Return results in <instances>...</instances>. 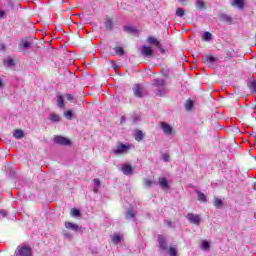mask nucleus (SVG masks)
Here are the masks:
<instances>
[{
	"mask_svg": "<svg viewBox=\"0 0 256 256\" xmlns=\"http://www.w3.org/2000/svg\"><path fill=\"white\" fill-rule=\"evenodd\" d=\"M152 85L156 87L154 90L155 95L158 97H163L167 94V88L165 87V80L163 79H155L153 80Z\"/></svg>",
	"mask_w": 256,
	"mask_h": 256,
	"instance_id": "f257e3e1",
	"label": "nucleus"
},
{
	"mask_svg": "<svg viewBox=\"0 0 256 256\" xmlns=\"http://www.w3.org/2000/svg\"><path fill=\"white\" fill-rule=\"evenodd\" d=\"M17 256H33V249L31 246L26 244H21L16 248Z\"/></svg>",
	"mask_w": 256,
	"mask_h": 256,
	"instance_id": "f03ea898",
	"label": "nucleus"
},
{
	"mask_svg": "<svg viewBox=\"0 0 256 256\" xmlns=\"http://www.w3.org/2000/svg\"><path fill=\"white\" fill-rule=\"evenodd\" d=\"M131 147H133L131 144H120L116 149L113 150V153L114 155H123V153H127Z\"/></svg>",
	"mask_w": 256,
	"mask_h": 256,
	"instance_id": "7ed1b4c3",
	"label": "nucleus"
},
{
	"mask_svg": "<svg viewBox=\"0 0 256 256\" xmlns=\"http://www.w3.org/2000/svg\"><path fill=\"white\" fill-rule=\"evenodd\" d=\"M186 217L193 225H199L201 223V216L199 214L189 213Z\"/></svg>",
	"mask_w": 256,
	"mask_h": 256,
	"instance_id": "20e7f679",
	"label": "nucleus"
},
{
	"mask_svg": "<svg viewBox=\"0 0 256 256\" xmlns=\"http://www.w3.org/2000/svg\"><path fill=\"white\" fill-rule=\"evenodd\" d=\"M54 143H57V145H71V140L63 136H55Z\"/></svg>",
	"mask_w": 256,
	"mask_h": 256,
	"instance_id": "39448f33",
	"label": "nucleus"
},
{
	"mask_svg": "<svg viewBox=\"0 0 256 256\" xmlns=\"http://www.w3.org/2000/svg\"><path fill=\"white\" fill-rule=\"evenodd\" d=\"M134 94L136 95V97H143L147 94V92L143 87H141V85L136 84L134 87Z\"/></svg>",
	"mask_w": 256,
	"mask_h": 256,
	"instance_id": "423d86ee",
	"label": "nucleus"
},
{
	"mask_svg": "<svg viewBox=\"0 0 256 256\" xmlns=\"http://www.w3.org/2000/svg\"><path fill=\"white\" fill-rule=\"evenodd\" d=\"M161 128L163 129L165 135H171V133H173V127L166 122H161Z\"/></svg>",
	"mask_w": 256,
	"mask_h": 256,
	"instance_id": "0eeeda50",
	"label": "nucleus"
},
{
	"mask_svg": "<svg viewBox=\"0 0 256 256\" xmlns=\"http://www.w3.org/2000/svg\"><path fill=\"white\" fill-rule=\"evenodd\" d=\"M122 173L124 175H133V167L130 164H122Z\"/></svg>",
	"mask_w": 256,
	"mask_h": 256,
	"instance_id": "6e6552de",
	"label": "nucleus"
},
{
	"mask_svg": "<svg viewBox=\"0 0 256 256\" xmlns=\"http://www.w3.org/2000/svg\"><path fill=\"white\" fill-rule=\"evenodd\" d=\"M202 61L203 63H207L208 65H213V63L217 61V58H215V56L205 55Z\"/></svg>",
	"mask_w": 256,
	"mask_h": 256,
	"instance_id": "1a4fd4ad",
	"label": "nucleus"
},
{
	"mask_svg": "<svg viewBox=\"0 0 256 256\" xmlns=\"http://www.w3.org/2000/svg\"><path fill=\"white\" fill-rule=\"evenodd\" d=\"M141 51L142 55H144L145 57L153 56V49H151V47L149 46H143Z\"/></svg>",
	"mask_w": 256,
	"mask_h": 256,
	"instance_id": "9d476101",
	"label": "nucleus"
},
{
	"mask_svg": "<svg viewBox=\"0 0 256 256\" xmlns=\"http://www.w3.org/2000/svg\"><path fill=\"white\" fill-rule=\"evenodd\" d=\"M158 242L160 249L165 251V249H167V240H165V237L163 235L158 236Z\"/></svg>",
	"mask_w": 256,
	"mask_h": 256,
	"instance_id": "9b49d317",
	"label": "nucleus"
},
{
	"mask_svg": "<svg viewBox=\"0 0 256 256\" xmlns=\"http://www.w3.org/2000/svg\"><path fill=\"white\" fill-rule=\"evenodd\" d=\"M158 184L162 189H169V182L166 180L165 177H160L158 179Z\"/></svg>",
	"mask_w": 256,
	"mask_h": 256,
	"instance_id": "f8f14e48",
	"label": "nucleus"
},
{
	"mask_svg": "<svg viewBox=\"0 0 256 256\" xmlns=\"http://www.w3.org/2000/svg\"><path fill=\"white\" fill-rule=\"evenodd\" d=\"M232 7H238V9H243L245 7V0H233L231 2Z\"/></svg>",
	"mask_w": 256,
	"mask_h": 256,
	"instance_id": "ddd939ff",
	"label": "nucleus"
},
{
	"mask_svg": "<svg viewBox=\"0 0 256 256\" xmlns=\"http://www.w3.org/2000/svg\"><path fill=\"white\" fill-rule=\"evenodd\" d=\"M56 98H57L58 107L60 109H65V99L63 98V96L61 94H57Z\"/></svg>",
	"mask_w": 256,
	"mask_h": 256,
	"instance_id": "4468645a",
	"label": "nucleus"
},
{
	"mask_svg": "<svg viewBox=\"0 0 256 256\" xmlns=\"http://www.w3.org/2000/svg\"><path fill=\"white\" fill-rule=\"evenodd\" d=\"M196 195H198V201H202V203H207V196L203 194L199 189L195 190Z\"/></svg>",
	"mask_w": 256,
	"mask_h": 256,
	"instance_id": "2eb2a0df",
	"label": "nucleus"
},
{
	"mask_svg": "<svg viewBox=\"0 0 256 256\" xmlns=\"http://www.w3.org/2000/svg\"><path fill=\"white\" fill-rule=\"evenodd\" d=\"M66 229H71V231H79V225L71 222H65Z\"/></svg>",
	"mask_w": 256,
	"mask_h": 256,
	"instance_id": "dca6fc26",
	"label": "nucleus"
},
{
	"mask_svg": "<svg viewBox=\"0 0 256 256\" xmlns=\"http://www.w3.org/2000/svg\"><path fill=\"white\" fill-rule=\"evenodd\" d=\"M143 137H145V134H143V131L141 130H136L134 132V139L136 141H143Z\"/></svg>",
	"mask_w": 256,
	"mask_h": 256,
	"instance_id": "f3484780",
	"label": "nucleus"
},
{
	"mask_svg": "<svg viewBox=\"0 0 256 256\" xmlns=\"http://www.w3.org/2000/svg\"><path fill=\"white\" fill-rule=\"evenodd\" d=\"M148 43H150V45H155V47H157L159 49V47H161V43L157 41V38L155 37H148Z\"/></svg>",
	"mask_w": 256,
	"mask_h": 256,
	"instance_id": "a211bd4d",
	"label": "nucleus"
},
{
	"mask_svg": "<svg viewBox=\"0 0 256 256\" xmlns=\"http://www.w3.org/2000/svg\"><path fill=\"white\" fill-rule=\"evenodd\" d=\"M49 119H50V121H53L54 123H59V121H61V116H59V114H57V113H52L49 115Z\"/></svg>",
	"mask_w": 256,
	"mask_h": 256,
	"instance_id": "6ab92c4d",
	"label": "nucleus"
},
{
	"mask_svg": "<svg viewBox=\"0 0 256 256\" xmlns=\"http://www.w3.org/2000/svg\"><path fill=\"white\" fill-rule=\"evenodd\" d=\"M93 183H94V189H93V192L94 193H99V187H101V181L97 178H95L93 180Z\"/></svg>",
	"mask_w": 256,
	"mask_h": 256,
	"instance_id": "aec40b11",
	"label": "nucleus"
},
{
	"mask_svg": "<svg viewBox=\"0 0 256 256\" xmlns=\"http://www.w3.org/2000/svg\"><path fill=\"white\" fill-rule=\"evenodd\" d=\"M213 205L216 209H221V207H223V200L220 198H214Z\"/></svg>",
	"mask_w": 256,
	"mask_h": 256,
	"instance_id": "412c9836",
	"label": "nucleus"
},
{
	"mask_svg": "<svg viewBox=\"0 0 256 256\" xmlns=\"http://www.w3.org/2000/svg\"><path fill=\"white\" fill-rule=\"evenodd\" d=\"M29 48H31V42L27 40H22L20 42V49H29Z\"/></svg>",
	"mask_w": 256,
	"mask_h": 256,
	"instance_id": "4be33fe9",
	"label": "nucleus"
},
{
	"mask_svg": "<svg viewBox=\"0 0 256 256\" xmlns=\"http://www.w3.org/2000/svg\"><path fill=\"white\" fill-rule=\"evenodd\" d=\"M13 135L15 139H23L25 137V133L22 130H15Z\"/></svg>",
	"mask_w": 256,
	"mask_h": 256,
	"instance_id": "5701e85b",
	"label": "nucleus"
},
{
	"mask_svg": "<svg viewBox=\"0 0 256 256\" xmlns=\"http://www.w3.org/2000/svg\"><path fill=\"white\" fill-rule=\"evenodd\" d=\"M4 65H6V67H13L15 65V61L11 58L5 59Z\"/></svg>",
	"mask_w": 256,
	"mask_h": 256,
	"instance_id": "b1692460",
	"label": "nucleus"
},
{
	"mask_svg": "<svg viewBox=\"0 0 256 256\" xmlns=\"http://www.w3.org/2000/svg\"><path fill=\"white\" fill-rule=\"evenodd\" d=\"M135 217V210L129 209L126 213V219H134Z\"/></svg>",
	"mask_w": 256,
	"mask_h": 256,
	"instance_id": "393cba45",
	"label": "nucleus"
},
{
	"mask_svg": "<svg viewBox=\"0 0 256 256\" xmlns=\"http://www.w3.org/2000/svg\"><path fill=\"white\" fill-rule=\"evenodd\" d=\"M213 39V35L210 32H205L203 34V40L204 41H211Z\"/></svg>",
	"mask_w": 256,
	"mask_h": 256,
	"instance_id": "a878e982",
	"label": "nucleus"
},
{
	"mask_svg": "<svg viewBox=\"0 0 256 256\" xmlns=\"http://www.w3.org/2000/svg\"><path fill=\"white\" fill-rule=\"evenodd\" d=\"M105 27H106V29H109V30L113 29V20L107 19L105 21Z\"/></svg>",
	"mask_w": 256,
	"mask_h": 256,
	"instance_id": "bb28decb",
	"label": "nucleus"
},
{
	"mask_svg": "<svg viewBox=\"0 0 256 256\" xmlns=\"http://www.w3.org/2000/svg\"><path fill=\"white\" fill-rule=\"evenodd\" d=\"M64 117H66V119H68L69 121H71V119H73V112L71 110H67L64 112Z\"/></svg>",
	"mask_w": 256,
	"mask_h": 256,
	"instance_id": "cd10ccee",
	"label": "nucleus"
},
{
	"mask_svg": "<svg viewBox=\"0 0 256 256\" xmlns=\"http://www.w3.org/2000/svg\"><path fill=\"white\" fill-rule=\"evenodd\" d=\"M114 51H115L116 55H120L121 56V55L125 54V50H123L122 47H115Z\"/></svg>",
	"mask_w": 256,
	"mask_h": 256,
	"instance_id": "c85d7f7f",
	"label": "nucleus"
},
{
	"mask_svg": "<svg viewBox=\"0 0 256 256\" xmlns=\"http://www.w3.org/2000/svg\"><path fill=\"white\" fill-rule=\"evenodd\" d=\"M121 236L119 234H114L112 237V243H121Z\"/></svg>",
	"mask_w": 256,
	"mask_h": 256,
	"instance_id": "c756f323",
	"label": "nucleus"
},
{
	"mask_svg": "<svg viewBox=\"0 0 256 256\" xmlns=\"http://www.w3.org/2000/svg\"><path fill=\"white\" fill-rule=\"evenodd\" d=\"M196 7H197V9H205V2H203L201 0H197Z\"/></svg>",
	"mask_w": 256,
	"mask_h": 256,
	"instance_id": "7c9ffc66",
	"label": "nucleus"
},
{
	"mask_svg": "<svg viewBox=\"0 0 256 256\" xmlns=\"http://www.w3.org/2000/svg\"><path fill=\"white\" fill-rule=\"evenodd\" d=\"M185 107H186V110H187V111H191V109H193V101H192V100H188V101L185 103Z\"/></svg>",
	"mask_w": 256,
	"mask_h": 256,
	"instance_id": "2f4dec72",
	"label": "nucleus"
},
{
	"mask_svg": "<svg viewBox=\"0 0 256 256\" xmlns=\"http://www.w3.org/2000/svg\"><path fill=\"white\" fill-rule=\"evenodd\" d=\"M124 31H126V33H135V28L133 26H124Z\"/></svg>",
	"mask_w": 256,
	"mask_h": 256,
	"instance_id": "473e14b6",
	"label": "nucleus"
},
{
	"mask_svg": "<svg viewBox=\"0 0 256 256\" xmlns=\"http://www.w3.org/2000/svg\"><path fill=\"white\" fill-rule=\"evenodd\" d=\"M176 15H177V17H184V15H185V10H183V8H178V9L176 10Z\"/></svg>",
	"mask_w": 256,
	"mask_h": 256,
	"instance_id": "72a5a7b5",
	"label": "nucleus"
},
{
	"mask_svg": "<svg viewBox=\"0 0 256 256\" xmlns=\"http://www.w3.org/2000/svg\"><path fill=\"white\" fill-rule=\"evenodd\" d=\"M71 214L73 215V217H79L81 215V212L78 209L73 208L71 210Z\"/></svg>",
	"mask_w": 256,
	"mask_h": 256,
	"instance_id": "f704fd0d",
	"label": "nucleus"
},
{
	"mask_svg": "<svg viewBox=\"0 0 256 256\" xmlns=\"http://www.w3.org/2000/svg\"><path fill=\"white\" fill-rule=\"evenodd\" d=\"M170 256H177V249L170 247L169 249Z\"/></svg>",
	"mask_w": 256,
	"mask_h": 256,
	"instance_id": "c9c22d12",
	"label": "nucleus"
},
{
	"mask_svg": "<svg viewBox=\"0 0 256 256\" xmlns=\"http://www.w3.org/2000/svg\"><path fill=\"white\" fill-rule=\"evenodd\" d=\"M145 185L146 187H151V185H155V181L147 179L145 180Z\"/></svg>",
	"mask_w": 256,
	"mask_h": 256,
	"instance_id": "e433bc0d",
	"label": "nucleus"
},
{
	"mask_svg": "<svg viewBox=\"0 0 256 256\" xmlns=\"http://www.w3.org/2000/svg\"><path fill=\"white\" fill-rule=\"evenodd\" d=\"M202 248H203L205 251H209V242L203 241V243H202Z\"/></svg>",
	"mask_w": 256,
	"mask_h": 256,
	"instance_id": "4c0bfd02",
	"label": "nucleus"
},
{
	"mask_svg": "<svg viewBox=\"0 0 256 256\" xmlns=\"http://www.w3.org/2000/svg\"><path fill=\"white\" fill-rule=\"evenodd\" d=\"M67 101H74L75 97H73V94H66L65 95Z\"/></svg>",
	"mask_w": 256,
	"mask_h": 256,
	"instance_id": "58836bf2",
	"label": "nucleus"
},
{
	"mask_svg": "<svg viewBox=\"0 0 256 256\" xmlns=\"http://www.w3.org/2000/svg\"><path fill=\"white\" fill-rule=\"evenodd\" d=\"M163 161L169 162V154H163Z\"/></svg>",
	"mask_w": 256,
	"mask_h": 256,
	"instance_id": "ea45409f",
	"label": "nucleus"
},
{
	"mask_svg": "<svg viewBox=\"0 0 256 256\" xmlns=\"http://www.w3.org/2000/svg\"><path fill=\"white\" fill-rule=\"evenodd\" d=\"M0 215H2V217H7V211L0 210Z\"/></svg>",
	"mask_w": 256,
	"mask_h": 256,
	"instance_id": "a19ab883",
	"label": "nucleus"
},
{
	"mask_svg": "<svg viewBox=\"0 0 256 256\" xmlns=\"http://www.w3.org/2000/svg\"><path fill=\"white\" fill-rule=\"evenodd\" d=\"M251 86H252L253 91H255V93H256V81L252 82Z\"/></svg>",
	"mask_w": 256,
	"mask_h": 256,
	"instance_id": "79ce46f5",
	"label": "nucleus"
},
{
	"mask_svg": "<svg viewBox=\"0 0 256 256\" xmlns=\"http://www.w3.org/2000/svg\"><path fill=\"white\" fill-rule=\"evenodd\" d=\"M0 17H1V18L5 17V11L0 10Z\"/></svg>",
	"mask_w": 256,
	"mask_h": 256,
	"instance_id": "37998d69",
	"label": "nucleus"
},
{
	"mask_svg": "<svg viewBox=\"0 0 256 256\" xmlns=\"http://www.w3.org/2000/svg\"><path fill=\"white\" fill-rule=\"evenodd\" d=\"M3 87V81L0 80V89Z\"/></svg>",
	"mask_w": 256,
	"mask_h": 256,
	"instance_id": "c03bdc74",
	"label": "nucleus"
},
{
	"mask_svg": "<svg viewBox=\"0 0 256 256\" xmlns=\"http://www.w3.org/2000/svg\"><path fill=\"white\" fill-rule=\"evenodd\" d=\"M123 121H125V118H124V117H122L121 123H123Z\"/></svg>",
	"mask_w": 256,
	"mask_h": 256,
	"instance_id": "a18cd8bd",
	"label": "nucleus"
},
{
	"mask_svg": "<svg viewBox=\"0 0 256 256\" xmlns=\"http://www.w3.org/2000/svg\"><path fill=\"white\" fill-rule=\"evenodd\" d=\"M226 19L231 20V18H229V17H226Z\"/></svg>",
	"mask_w": 256,
	"mask_h": 256,
	"instance_id": "49530a36",
	"label": "nucleus"
}]
</instances>
